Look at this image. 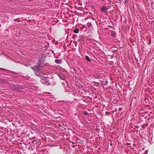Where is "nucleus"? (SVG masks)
Here are the masks:
<instances>
[{
  "label": "nucleus",
  "mask_w": 154,
  "mask_h": 154,
  "mask_svg": "<svg viewBox=\"0 0 154 154\" xmlns=\"http://www.w3.org/2000/svg\"><path fill=\"white\" fill-rule=\"evenodd\" d=\"M108 112H106V113H108Z\"/></svg>",
  "instance_id": "10"
},
{
  "label": "nucleus",
  "mask_w": 154,
  "mask_h": 154,
  "mask_svg": "<svg viewBox=\"0 0 154 154\" xmlns=\"http://www.w3.org/2000/svg\"><path fill=\"white\" fill-rule=\"evenodd\" d=\"M143 128H144V127H143Z\"/></svg>",
  "instance_id": "13"
},
{
  "label": "nucleus",
  "mask_w": 154,
  "mask_h": 154,
  "mask_svg": "<svg viewBox=\"0 0 154 154\" xmlns=\"http://www.w3.org/2000/svg\"><path fill=\"white\" fill-rule=\"evenodd\" d=\"M112 36H113V35H113V34H112Z\"/></svg>",
  "instance_id": "9"
},
{
  "label": "nucleus",
  "mask_w": 154,
  "mask_h": 154,
  "mask_svg": "<svg viewBox=\"0 0 154 154\" xmlns=\"http://www.w3.org/2000/svg\"><path fill=\"white\" fill-rule=\"evenodd\" d=\"M73 32L75 33H78L79 32V30L78 29H76L74 30Z\"/></svg>",
  "instance_id": "3"
},
{
  "label": "nucleus",
  "mask_w": 154,
  "mask_h": 154,
  "mask_svg": "<svg viewBox=\"0 0 154 154\" xmlns=\"http://www.w3.org/2000/svg\"><path fill=\"white\" fill-rule=\"evenodd\" d=\"M143 128H144V127H143Z\"/></svg>",
  "instance_id": "12"
},
{
  "label": "nucleus",
  "mask_w": 154,
  "mask_h": 154,
  "mask_svg": "<svg viewBox=\"0 0 154 154\" xmlns=\"http://www.w3.org/2000/svg\"><path fill=\"white\" fill-rule=\"evenodd\" d=\"M85 58L86 60L87 61H91L89 57L88 56H86Z\"/></svg>",
  "instance_id": "4"
},
{
  "label": "nucleus",
  "mask_w": 154,
  "mask_h": 154,
  "mask_svg": "<svg viewBox=\"0 0 154 154\" xmlns=\"http://www.w3.org/2000/svg\"><path fill=\"white\" fill-rule=\"evenodd\" d=\"M112 36H113V35H113V34H112Z\"/></svg>",
  "instance_id": "8"
},
{
  "label": "nucleus",
  "mask_w": 154,
  "mask_h": 154,
  "mask_svg": "<svg viewBox=\"0 0 154 154\" xmlns=\"http://www.w3.org/2000/svg\"><path fill=\"white\" fill-rule=\"evenodd\" d=\"M32 68L34 69L35 71H38L39 70L38 66H37L33 67Z\"/></svg>",
  "instance_id": "2"
},
{
  "label": "nucleus",
  "mask_w": 154,
  "mask_h": 154,
  "mask_svg": "<svg viewBox=\"0 0 154 154\" xmlns=\"http://www.w3.org/2000/svg\"><path fill=\"white\" fill-rule=\"evenodd\" d=\"M108 83V81H107V80H106V81H105V84L106 85L107 84V83Z\"/></svg>",
  "instance_id": "7"
},
{
  "label": "nucleus",
  "mask_w": 154,
  "mask_h": 154,
  "mask_svg": "<svg viewBox=\"0 0 154 154\" xmlns=\"http://www.w3.org/2000/svg\"><path fill=\"white\" fill-rule=\"evenodd\" d=\"M101 10L102 11L104 12L105 13H106L107 8L106 7H103L101 8Z\"/></svg>",
  "instance_id": "1"
},
{
  "label": "nucleus",
  "mask_w": 154,
  "mask_h": 154,
  "mask_svg": "<svg viewBox=\"0 0 154 154\" xmlns=\"http://www.w3.org/2000/svg\"><path fill=\"white\" fill-rule=\"evenodd\" d=\"M60 60H59L57 59H56L55 60V63L57 64L60 63Z\"/></svg>",
  "instance_id": "6"
},
{
  "label": "nucleus",
  "mask_w": 154,
  "mask_h": 154,
  "mask_svg": "<svg viewBox=\"0 0 154 154\" xmlns=\"http://www.w3.org/2000/svg\"><path fill=\"white\" fill-rule=\"evenodd\" d=\"M79 40H82L84 39V38L82 35H81L79 36Z\"/></svg>",
  "instance_id": "5"
},
{
  "label": "nucleus",
  "mask_w": 154,
  "mask_h": 154,
  "mask_svg": "<svg viewBox=\"0 0 154 154\" xmlns=\"http://www.w3.org/2000/svg\"><path fill=\"white\" fill-rule=\"evenodd\" d=\"M108 112H106V113H108Z\"/></svg>",
  "instance_id": "11"
}]
</instances>
